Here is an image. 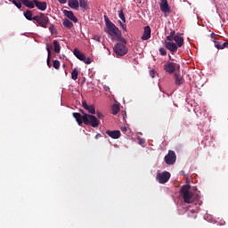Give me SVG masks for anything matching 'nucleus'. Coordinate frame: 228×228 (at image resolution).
Wrapping results in <instances>:
<instances>
[{"mask_svg":"<svg viewBox=\"0 0 228 228\" xmlns=\"http://www.w3.org/2000/svg\"><path fill=\"white\" fill-rule=\"evenodd\" d=\"M62 12L64 16L68 18L69 20H72V22H78V19L75 16L72 11L63 10Z\"/></svg>","mask_w":228,"mask_h":228,"instance_id":"obj_15","label":"nucleus"},{"mask_svg":"<svg viewBox=\"0 0 228 228\" xmlns=\"http://www.w3.org/2000/svg\"><path fill=\"white\" fill-rule=\"evenodd\" d=\"M82 83H86V78L83 79V82Z\"/></svg>","mask_w":228,"mask_h":228,"instance_id":"obj_44","label":"nucleus"},{"mask_svg":"<svg viewBox=\"0 0 228 228\" xmlns=\"http://www.w3.org/2000/svg\"><path fill=\"white\" fill-rule=\"evenodd\" d=\"M58 2L61 4H67L68 0H58Z\"/></svg>","mask_w":228,"mask_h":228,"instance_id":"obj_38","label":"nucleus"},{"mask_svg":"<svg viewBox=\"0 0 228 228\" xmlns=\"http://www.w3.org/2000/svg\"><path fill=\"white\" fill-rule=\"evenodd\" d=\"M95 138H96V140H98V138H102V134H97L95 135Z\"/></svg>","mask_w":228,"mask_h":228,"instance_id":"obj_40","label":"nucleus"},{"mask_svg":"<svg viewBox=\"0 0 228 228\" xmlns=\"http://www.w3.org/2000/svg\"><path fill=\"white\" fill-rule=\"evenodd\" d=\"M104 20L107 27V33H109L112 37L120 38L122 33L118 28H117V26L114 25V23L111 22L106 15H104Z\"/></svg>","mask_w":228,"mask_h":228,"instance_id":"obj_2","label":"nucleus"},{"mask_svg":"<svg viewBox=\"0 0 228 228\" xmlns=\"http://www.w3.org/2000/svg\"><path fill=\"white\" fill-rule=\"evenodd\" d=\"M113 50L116 55L120 57L125 56L128 53V48L122 43L116 44Z\"/></svg>","mask_w":228,"mask_h":228,"instance_id":"obj_6","label":"nucleus"},{"mask_svg":"<svg viewBox=\"0 0 228 228\" xmlns=\"http://www.w3.org/2000/svg\"><path fill=\"white\" fill-rule=\"evenodd\" d=\"M80 112L83 114V116L85 115V114H86L84 110H80Z\"/></svg>","mask_w":228,"mask_h":228,"instance_id":"obj_42","label":"nucleus"},{"mask_svg":"<svg viewBox=\"0 0 228 228\" xmlns=\"http://www.w3.org/2000/svg\"><path fill=\"white\" fill-rule=\"evenodd\" d=\"M118 18L122 20V21H120V20L118 21L119 25L121 26V28L124 31H127V27L126 24V19L125 16L124 9L120 8V10L118 12Z\"/></svg>","mask_w":228,"mask_h":228,"instance_id":"obj_12","label":"nucleus"},{"mask_svg":"<svg viewBox=\"0 0 228 228\" xmlns=\"http://www.w3.org/2000/svg\"><path fill=\"white\" fill-rule=\"evenodd\" d=\"M20 2L22 3V4L25 7L30 8V9H34L35 8V3L34 1H30V0H20Z\"/></svg>","mask_w":228,"mask_h":228,"instance_id":"obj_23","label":"nucleus"},{"mask_svg":"<svg viewBox=\"0 0 228 228\" xmlns=\"http://www.w3.org/2000/svg\"><path fill=\"white\" fill-rule=\"evenodd\" d=\"M34 3H35V6L42 11V12H45L46 10V7H47V4L46 2H41V1H38V0H34Z\"/></svg>","mask_w":228,"mask_h":228,"instance_id":"obj_21","label":"nucleus"},{"mask_svg":"<svg viewBox=\"0 0 228 228\" xmlns=\"http://www.w3.org/2000/svg\"><path fill=\"white\" fill-rule=\"evenodd\" d=\"M82 107L84 110H87L89 114L94 115L96 113L95 107L93 105L89 106L86 102H82Z\"/></svg>","mask_w":228,"mask_h":228,"instance_id":"obj_19","label":"nucleus"},{"mask_svg":"<svg viewBox=\"0 0 228 228\" xmlns=\"http://www.w3.org/2000/svg\"><path fill=\"white\" fill-rule=\"evenodd\" d=\"M155 75H156V71L155 70H151L150 71V76L154 78L155 77Z\"/></svg>","mask_w":228,"mask_h":228,"instance_id":"obj_36","label":"nucleus"},{"mask_svg":"<svg viewBox=\"0 0 228 228\" xmlns=\"http://www.w3.org/2000/svg\"><path fill=\"white\" fill-rule=\"evenodd\" d=\"M94 39L100 42L101 41V37L100 36H95Z\"/></svg>","mask_w":228,"mask_h":228,"instance_id":"obj_39","label":"nucleus"},{"mask_svg":"<svg viewBox=\"0 0 228 228\" xmlns=\"http://www.w3.org/2000/svg\"><path fill=\"white\" fill-rule=\"evenodd\" d=\"M53 68L55 69H58V60H53Z\"/></svg>","mask_w":228,"mask_h":228,"instance_id":"obj_33","label":"nucleus"},{"mask_svg":"<svg viewBox=\"0 0 228 228\" xmlns=\"http://www.w3.org/2000/svg\"><path fill=\"white\" fill-rule=\"evenodd\" d=\"M23 15L27 20H34L33 13L30 10H27L23 12Z\"/></svg>","mask_w":228,"mask_h":228,"instance_id":"obj_25","label":"nucleus"},{"mask_svg":"<svg viewBox=\"0 0 228 228\" xmlns=\"http://www.w3.org/2000/svg\"><path fill=\"white\" fill-rule=\"evenodd\" d=\"M12 3L16 5V7L20 10L22 7V1L21 0H12Z\"/></svg>","mask_w":228,"mask_h":228,"instance_id":"obj_30","label":"nucleus"},{"mask_svg":"<svg viewBox=\"0 0 228 228\" xmlns=\"http://www.w3.org/2000/svg\"><path fill=\"white\" fill-rule=\"evenodd\" d=\"M167 40L170 42H173L174 40L178 47H183L184 45V38L175 34V30L170 32V35L167 37Z\"/></svg>","mask_w":228,"mask_h":228,"instance_id":"obj_3","label":"nucleus"},{"mask_svg":"<svg viewBox=\"0 0 228 228\" xmlns=\"http://www.w3.org/2000/svg\"><path fill=\"white\" fill-rule=\"evenodd\" d=\"M34 20L37 22V24L43 28H47V24L49 22L48 17L44 13H39L36 16H34Z\"/></svg>","mask_w":228,"mask_h":228,"instance_id":"obj_7","label":"nucleus"},{"mask_svg":"<svg viewBox=\"0 0 228 228\" xmlns=\"http://www.w3.org/2000/svg\"><path fill=\"white\" fill-rule=\"evenodd\" d=\"M111 110H112V114H113V115H117V114H118V112L120 111V107H118V105H117V104H114V105L111 107Z\"/></svg>","mask_w":228,"mask_h":228,"instance_id":"obj_29","label":"nucleus"},{"mask_svg":"<svg viewBox=\"0 0 228 228\" xmlns=\"http://www.w3.org/2000/svg\"><path fill=\"white\" fill-rule=\"evenodd\" d=\"M79 6L83 10H86L88 7V4L86 0H79Z\"/></svg>","mask_w":228,"mask_h":228,"instance_id":"obj_28","label":"nucleus"},{"mask_svg":"<svg viewBox=\"0 0 228 228\" xmlns=\"http://www.w3.org/2000/svg\"><path fill=\"white\" fill-rule=\"evenodd\" d=\"M175 84L181 86L183 84V77L181 74L175 73Z\"/></svg>","mask_w":228,"mask_h":228,"instance_id":"obj_24","label":"nucleus"},{"mask_svg":"<svg viewBox=\"0 0 228 228\" xmlns=\"http://www.w3.org/2000/svg\"><path fill=\"white\" fill-rule=\"evenodd\" d=\"M159 53H161V55L166 56L167 55V50H165L164 48H159Z\"/></svg>","mask_w":228,"mask_h":228,"instance_id":"obj_34","label":"nucleus"},{"mask_svg":"<svg viewBox=\"0 0 228 228\" xmlns=\"http://www.w3.org/2000/svg\"><path fill=\"white\" fill-rule=\"evenodd\" d=\"M78 69L77 68L73 69L71 72V79H73V81H77V79L78 78Z\"/></svg>","mask_w":228,"mask_h":228,"instance_id":"obj_27","label":"nucleus"},{"mask_svg":"<svg viewBox=\"0 0 228 228\" xmlns=\"http://www.w3.org/2000/svg\"><path fill=\"white\" fill-rule=\"evenodd\" d=\"M159 8L161 12L165 14V17H167L171 12V9L167 0H160Z\"/></svg>","mask_w":228,"mask_h":228,"instance_id":"obj_10","label":"nucleus"},{"mask_svg":"<svg viewBox=\"0 0 228 228\" xmlns=\"http://www.w3.org/2000/svg\"><path fill=\"white\" fill-rule=\"evenodd\" d=\"M62 25L68 28H72L74 27L73 22L70 21L69 19H64L62 21Z\"/></svg>","mask_w":228,"mask_h":228,"instance_id":"obj_26","label":"nucleus"},{"mask_svg":"<svg viewBox=\"0 0 228 228\" xmlns=\"http://www.w3.org/2000/svg\"><path fill=\"white\" fill-rule=\"evenodd\" d=\"M58 53H60V45H58Z\"/></svg>","mask_w":228,"mask_h":228,"instance_id":"obj_43","label":"nucleus"},{"mask_svg":"<svg viewBox=\"0 0 228 228\" xmlns=\"http://www.w3.org/2000/svg\"><path fill=\"white\" fill-rule=\"evenodd\" d=\"M84 124L86 126H91L94 128H97L101 122L95 116L87 113L86 117H84Z\"/></svg>","mask_w":228,"mask_h":228,"instance_id":"obj_4","label":"nucleus"},{"mask_svg":"<svg viewBox=\"0 0 228 228\" xmlns=\"http://www.w3.org/2000/svg\"><path fill=\"white\" fill-rule=\"evenodd\" d=\"M151 37V29L150 26H146L143 28V33L142 36L141 37L142 40L145 41L150 39Z\"/></svg>","mask_w":228,"mask_h":228,"instance_id":"obj_17","label":"nucleus"},{"mask_svg":"<svg viewBox=\"0 0 228 228\" xmlns=\"http://www.w3.org/2000/svg\"><path fill=\"white\" fill-rule=\"evenodd\" d=\"M72 116L76 119L78 126H82L83 123H85V118L87 116V113H84V115H81L79 112H73Z\"/></svg>","mask_w":228,"mask_h":228,"instance_id":"obj_14","label":"nucleus"},{"mask_svg":"<svg viewBox=\"0 0 228 228\" xmlns=\"http://www.w3.org/2000/svg\"><path fill=\"white\" fill-rule=\"evenodd\" d=\"M73 54L77 60L87 65L92 63V59L90 57H86L84 53H82V52H80V50H78V48H74Z\"/></svg>","mask_w":228,"mask_h":228,"instance_id":"obj_5","label":"nucleus"},{"mask_svg":"<svg viewBox=\"0 0 228 228\" xmlns=\"http://www.w3.org/2000/svg\"><path fill=\"white\" fill-rule=\"evenodd\" d=\"M118 39H119L120 42H122V45H124L125 46H126L127 41H126V38H121V37H119V38H118Z\"/></svg>","mask_w":228,"mask_h":228,"instance_id":"obj_35","label":"nucleus"},{"mask_svg":"<svg viewBox=\"0 0 228 228\" xmlns=\"http://www.w3.org/2000/svg\"><path fill=\"white\" fill-rule=\"evenodd\" d=\"M97 118L101 120H103L104 115L102 112H96Z\"/></svg>","mask_w":228,"mask_h":228,"instance_id":"obj_31","label":"nucleus"},{"mask_svg":"<svg viewBox=\"0 0 228 228\" xmlns=\"http://www.w3.org/2000/svg\"><path fill=\"white\" fill-rule=\"evenodd\" d=\"M46 49L48 52V57H47V66L51 68L50 59H51V51L54 49V52L58 53V41L53 42V46L52 45H47Z\"/></svg>","mask_w":228,"mask_h":228,"instance_id":"obj_11","label":"nucleus"},{"mask_svg":"<svg viewBox=\"0 0 228 228\" xmlns=\"http://www.w3.org/2000/svg\"><path fill=\"white\" fill-rule=\"evenodd\" d=\"M213 42L215 43V47L217 48L218 50H223L224 49V40H220L219 38H216V37H213Z\"/></svg>","mask_w":228,"mask_h":228,"instance_id":"obj_18","label":"nucleus"},{"mask_svg":"<svg viewBox=\"0 0 228 228\" xmlns=\"http://www.w3.org/2000/svg\"><path fill=\"white\" fill-rule=\"evenodd\" d=\"M170 173L168 171H164L162 173H158L157 175V180L160 184H165L168 182L170 179Z\"/></svg>","mask_w":228,"mask_h":228,"instance_id":"obj_9","label":"nucleus"},{"mask_svg":"<svg viewBox=\"0 0 228 228\" xmlns=\"http://www.w3.org/2000/svg\"><path fill=\"white\" fill-rule=\"evenodd\" d=\"M224 48H228V42H224Z\"/></svg>","mask_w":228,"mask_h":228,"instance_id":"obj_41","label":"nucleus"},{"mask_svg":"<svg viewBox=\"0 0 228 228\" xmlns=\"http://www.w3.org/2000/svg\"><path fill=\"white\" fill-rule=\"evenodd\" d=\"M180 194L185 203L191 204L195 200H200V196L191 191V185L185 184L181 188Z\"/></svg>","mask_w":228,"mask_h":228,"instance_id":"obj_1","label":"nucleus"},{"mask_svg":"<svg viewBox=\"0 0 228 228\" xmlns=\"http://www.w3.org/2000/svg\"><path fill=\"white\" fill-rule=\"evenodd\" d=\"M69 7L72 10H77L79 8V1L78 0H69L68 2Z\"/></svg>","mask_w":228,"mask_h":228,"instance_id":"obj_22","label":"nucleus"},{"mask_svg":"<svg viewBox=\"0 0 228 228\" xmlns=\"http://www.w3.org/2000/svg\"><path fill=\"white\" fill-rule=\"evenodd\" d=\"M106 134L108 136H110V138H113L114 140H118V138H120V131L119 130H114V131L107 130Z\"/></svg>","mask_w":228,"mask_h":228,"instance_id":"obj_20","label":"nucleus"},{"mask_svg":"<svg viewBox=\"0 0 228 228\" xmlns=\"http://www.w3.org/2000/svg\"><path fill=\"white\" fill-rule=\"evenodd\" d=\"M49 30L51 31L52 34H56V29L54 28L53 25H51L49 27Z\"/></svg>","mask_w":228,"mask_h":228,"instance_id":"obj_32","label":"nucleus"},{"mask_svg":"<svg viewBox=\"0 0 228 228\" xmlns=\"http://www.w3.org/2000/svg\"><path fill=\"white\" fill-rule=\"evenodd\" d=\"M197 217V215H194V218H196Z\"/></svg>","mask_w":228,"mask_h":228,"instance_id":"obj_45","label":"nucleus"},{"mask_svg":"<svg viewBox=\"0 0 228 228\" xmlns=\"http://www.w3.org/2000/svg\"><path fill=\"white\" fill-rule=\"evenodd\" d=\"M121 131L123 133H126L128 131V128L126 126H121Z\"/></svg>","mask_w":228,"mask_h":228,"instance_id":"obj_37","label":"nucleus"},{"mask_svg":"<svg viewBox=\"0 0 228 228\" xmlns=\"http://www.w3.org/2000/svg\"><path fill=\"white\" fill-rule=\"evenodd\" d=\"M165 47L169 50L171 53H177L179 46L173 43V41L165 42Z\"/></svg>","mask_w":228,"mask_h":228,"instance_id":"obj_16","label":"nucleus"},{"mask_svg":"<svg viewBox=\"0 0 228 228\" xmlns=\"http://www.w3.org/2000/svg\"><path fill=\"white\" fill-rule=\"evenodd\" d=\"M164 69L168 74H174L176 69L177 70L181 69V65H179L178 63H175V62L167 61L165 64Z\"/></svg>","mask_w":228,"mask_h":228,"instance_id":"obj_8","label":"nucleus"},{"mask_svg":"<svg viewBox=\"0 0 228 228\" xmlns=\"http://www.w3.org/2000/svg\"><path fill=\"white\" fill-rule=\"evenodd\" d=\"M176 160H177V156L175 155V152L173 151H169L168 154L165 157V162L167 165H174L175 164Z\"/></svg>","mask_w":228,"mask_h":228,"instance_id":"obj_13","label":"nucleus"}]
</instances>
